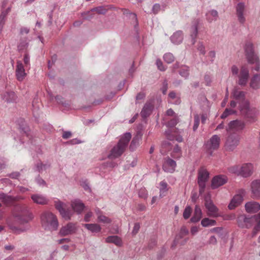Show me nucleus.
<instances>
[{
  "mask_svg": "<svg viewBox=\"0 0 260 260\" xmlns=\"http://www.w3.org/2000/svg\"><path fill=\"white\" fill-rule=\"evenodd\" d=\"M246 92L235 87L232 92L233 98L239 104V110L241 115L249 122L253 123L256 120L258 114L257 110L255 108L250 106L249 102L245 99Z\"/></svg>",
  "mask_w": 260,
  "mask_h": 260,
  "instance_id": "nucleus-1",
  "label": "nucleus"
},
{
  "mask_svg": "<svg viewBox=\"0 0 260 260\" xmlns=\"http://www.w3.org/2000/svg\"><path fill=\"white\" fill-rule=\"evenodd\" d=\"M130 133H125L119 139L118 142L111 149L107 157L109 159L118 158L125 152L131 139Z\"/></svg>",
  "mask_w": 260,
  "mask_h": 260,
  "instance_id": "nucleus-2",
  "label": "nucleus"
},
{
  "mask_svg": "<svg viewBox=\"0 0 260 260\" xmlns=\"http://www.w3.org/2000/svg\"><path fill=\"white\" fill-rule=\"evenodd\" d=\"M42 226L45 230L56 231L58 226V222L56 216L52 213L46 211L41 216Z\"/></svg>",
  "mask_w": 260,
  "mask_h": 260,
  "instance_id": "nucleus-3",
  "label": "nucleus"
},
{
  "mask_svg": "<svg viewBox=\"0 0 260 260\" xmlns=\"http://www.w3.org/2000/svg\"><path fill=\"white\" fill-rule=\"evenodd\" d=\"M229 171L238 176L246 178L253 172V166L251 163H246L242 166L235 165L229 168Z\"/></svg>",
  "mask_w": 260,
  "mask_h": 260,
  "instance_id": "nucleus-4",
  "label": "nucleus"
},
{
  "mask_svg": "<svg viewBox=\"0 0 260 260\" xmlns=\"http://www.w3.org/2000/svg\"><path fill=\"white\" fill-rule=\"evenodd\" d=\"M256 221V216H249L243 214L238 215L237 223L241 229H250Z\"/></svg>",
  "mask_w": 260,
  "mask_h": 260,
  "instance_id": "nucleus-5",
  "label": "nucleus"
},
{
  "mask_svg": "<svg viewBox=\"0 0 260 260\" xmlns=\"http://www.w3.org/2000/svg\"><path fill=\"white\" fill-rule=\"evenodd\" d=\"M14 216L16 223L21 225L27 223L33 218L32 214L25 207L21 209L20 212L15 214Z\"/></svg>",
  "mask_w": 260,
  "mask_h": 260,
  "instance_id": "nucleus-6",
  "label": "nucleus"
},
{
  "mask_svg": "<svg viewBox=\"0 0 260 260\" xmlns=\"http://www.w3.org/2000/svg\"><path fill=\"white\" fill-rule=\"evenodd\" d=\"M239 142L240 136L238 134L236 133L229 134L224 144L225 150L228 151H234L239 145Z\"/></svg>",
  "mask_w": 260,
  "mask_h": 260,
  "instance_id": "nucleus-7",
  "label": "nucleus"
},
{
  "mask_svg": "<svg viewBox=\"0 0 260 260\" xmlns=\"http://www.w3.org/2000/svg\"><path fill=\"white\" fill-rule=\"evenodd\" d=\"M209 173L204 168H201L198 172V183L199 186V193L202 194L205 190L206 183L209 178Z\"/></svg>",
  "mask_w": 260,
  "mask_h": 260,
  "instance_id": "nucleus-8",
  "label": "nucleus"
},
{
  "mask_svg": "<svg viewBox=\"0 0 260 260\" xmlns=\"http://www.w3.org/2000/svg\"><path fill=\"white\" fill-rule=\"evenodd\" d=\"M54 206L60 215L66 220H70L73 214V212L69 209H66V204L59 200L54 201Z\"/></svg>",
  "mask_w": 260,
  "mask_h": 260,
  "instance_id": "nucleus-9",
  "label": "nucleus"
},
{
  "mask_svg": "<svg viewBox=\"0 0 260 260\" xmlns=\"http://www.w3.org/2000/svg\"><path fill=\"white\" fill-rule=\"evenodd\" d=\"M236 15L238 21L241 24H244L246 22V5L243 2L238 3L235 6Z\"/></svg>",
  "mask_w": 260,
  "mask_h": 260,
  "instance_id": "nucleus-10",
  "label": "nucleus"
},
{
  "mask_svg": "<svg viewBox=\"0 0 260 260\" xmlns=\"http://www.w3.org/2000/svg\"><path fill=\"white\" fill-rule=\"evenodd\" d=\"M220 142V137L217 135H213L205 144V147L210 155L212 154L213 150L218 148Z\"/></svg>",
  "mask_w": 260,
  "mask_h": 260,
  "instance_id": "nucleus-11",
  "label": "nucleus"
},
{
  "mask_svg": "<svg viewBox=\"0 0 260 260\" xmlns=\"http://www.w3.org/2000/svg\"><path fill=\"white\" fill-rule=\"evenodd\" d=\"M244 51L248 62L253 63L255 62L258 57L254 51L253 45L252 43L247 42L245 43Z\"/></svg>",
  "mask_w": 260,
  "mask_h": 260,
  "instance_id": "nucleus-12",
  "label": "nucleus"
},
{
  "mask_svg": "<svg viewBox=\"0 0 260 260\" xmlns=\"http://www.w3.org/2000/svg\"><path fill=\"white\" fill-rule=\"evenodd\" d=\"M245 126V123L240 120H235L231 121L226 127V131L228 133L232 131L240 132L242 131Z\"/></svg>",
  "mask_w": 260,
  "mask_h": 260,
  "instance_id": "nucleus-13",
  "label": "nucleus"
},
{
  "mask_svg": "<svg viewBox=\"0 0 260 260\" xmlns=\"http://www.w3.org/2000/svg\"><path fill=\"white\" fill-rule=\"evenodd\" d=\"M238 77V84L242 86H245L249 78V73L248 69L243 66L241 68Z\"/></svg>",
  "mask_w": 260,
  "mask_h": 260,
  "instance_id": "nucleus-14",
  "label": "nucleus"
},
{
  "mask_svg": "<svg viewBox=\"0 0 260 260\" xmlns=\"http://www.w3.org/2000/svg\"><path fill=\"white\" fill-rule=\"evenodd\" d=\"M245 192L244 189H241L239 193L236 194L233 198L228 206L230 210L235 209L242 203L243 200V195L245 194Z\"/></svg>",
  "mask_w": 260,
  "mask_h": 260,
  "instance_id": "nucleus-15",
  "label": "nucleus"
},
{
  "mask_svg": "<svg viewBox=\"0 0 260 260\" xmlns=\"http://www.w3.org/2000/svg\"><path fill=\"white\" fill-rule=\"evenodd\" d=\"M177 164L176 161L169 157H165L162 164V169L167 173L174 172Z\"/></svg>",
  "mask_w": 260,
  "mask_h": 260,
  "instance_id": "nucleus-16",
  "label": "nucleus"
},
{
  "mask_svg": "<svg viewBox=\"0 0 260 260\" xmlns=\"http://www.w3.org/2000/svg\"><path fill=\"white\" fill-rule=\"evenodd\" d=\"M188 234V230L185 227H182L178 235H177L172 245V247H175L178 243L181 245H184L188 240L187 238L184 239L183 240L180 241V240L183 239L184 236Z\"/></svg>",
  "mask_w": 260,
  "mask_h": 260,
  "instance_id": "nucleus-17",
  "label": "nucleus"
},
{
  "mask_svg": "<svg viewBox=\"0 0 260 260\" xmlns=\"http://www.w3.org/2000/svg\"><path fill=\"white\" fill-rule=\"evenodd\" d=\"M250 190L253 199H260V179H255L251 182Z\"/></svg>",
  "mask_w": 260,
  "mask_h": 260,
  "instance_id": "nucleus-18",
  "label": "nucleus"
},
{
  "mask_svg": "<svg viewBox=\"0 0 260 260\" xmlns=\"http://www.w3.org/2000/svg\"><path fill=\"white\" fill-rule=\"evenodd\" d=\"M228 181L227 177L224 175H219L214 177L212 180L211 187L217 188L225 184Z\"/></svg>",
  "mask_w": 260,
  "mask_h": 260,
  "instance_id": "nucleus-19",
  "label": "nucleus"
},
{
  "mask_svg": "<svg viewBox=\"0 0 260 260\" xmlns=\"http://www.w3.org/2000/svg\"><path fill=\"white\" fill-rule=\"evenodd\" d=\"M30 198L33 203L38 205H46L49 201L48 198L45 195L41 193L32 194Z\"/></svg>",
  "mask_w": 260,
  "mask_h": 260,
  "instance_id": "nucleus-20",
  "label": "nucleus"
},
{
  "mask_svg": "<svg viewBox=\"0 0 260 260\" xmlns=\"http://www.w3.org/2000/svg\"><path fill=\"white\" fill-rule=\"evenodd\" d=\"M153 108V102L152 100L147 102L142 108L140 113L142 117L144 119L148 117L151 114Z\"/></svg>",
  "mask_w": 260,
  "mask_h": 260,
  "instance_id": "nucleus-21",
  "label": "nucleus"
},
{
  "mask_svg": "<svg viewBox=\"0 0 260 260\" xmlns=\"http://www.w3.org/2000/svg\"><path fill=\"white\" fill-rule=\"evenodd\" d=\"M76 230L75 224L70 222L60 229L59 234L61 236H64L75 233Z\"/></svg>",
  "mask_w": 260,
  "mask_h": 260,
  "instance_id": "nucleus-22",
  "label": "nucleus"
},
{
  "mask_svg": "<svg viewBox=\"0 0 260 260\" xmlns=\"http://www.w3.org/2000/svg\"><path fill=\"white\" fill-rule=\"evenodd\" d=\"M96 11L100 14H105L107 12V9L103 6H100L92 9L90 11L82 13L84 19L88 20L93 18L91 12Z\"/></svg>",
  "mask_w": 260,
  "mask_h": 260,
  "instance_id": "nucleus-23",
  "label": "nucleus"
},
{
  "mask_svg": "<svg viewBox=\"0 0 260 260\" xmlns=\"http://www.w3.org/2000/svg\"><path fill=\"white\" fill-rule=\"evenodd\" d=\"M26 75V74L22 62L18 60L16 68V77L17 79L19 81H22L24 80Z\"/></svg>",
  "mask_w": 260,
  "mask_h": 260,
  "instance_id": "nucleus-24",
  "label": "nucleus"
},
{
  "mask_svg": "<svg viewBox=\"0 0 260 260\" xmlns=\"http://www.w3.org/2000/svg\"><path fill=\"white\" fill-rule=\"evenodd\" d=\"M200 24L199 19L194 20L192 23V26L190 28V37L191 38L192 44H194L196 42V37L198 34V27Z\"/></svg>",
  "mask_w": 260,
  "mask_h": 260,
  "instance_id": "nucleus-25",
  "label": "nucleus"
},
{
  "mask_svg": "<svg viewBox=\"0 0 260 260\" xmlns=\"http://www.w3.org/2000/svg\"><path fill=\"white\" fill-rule=\"evenodd\" d=\"M205 206L208 210L209 216L216 217L218 216V209L210 200H206Z\"/></svg>",
  "mask_w": 260,
  "mask_h": 260,
  "instance_id": "nucleus-26",
  "label": "nucleus"
},
{
  "mask_svg": "<svg viewBox=\"0 0 260 260\" xmlns=\"http://www.w3.org/2000/svg\"><path fill=\"white\" fill-rule=\"evenodd\" d=\"M71 206L74 212L78 214H81L85 207L84 204L79 199L72 201Z\"/></svg>",
  "mask_w": 260,
  "mask_h": 260,
  "instance_id": "nucleus-27",
  "label": "nucleus"
},
{
  "mask_svg": "<svg viewBox=\"0 0 260 260\" xmlns=\"http://www.w3.org/2000/svg\"><path fill=\"white\" fill-rule=\"evenodd\" d=\"M246 211L248 213H255L260 210V204L256 202H249L245 204Z\"/></svg>",
  "mask_w": 260,
  "mask_h": 260,
  "instance_id": "nucleus-28",
  "label": "nucleus"
},
{
  "mask_svg": "<svg viewBox=\"0 0 260 260\" xmlns=\"http://www.w3.org/2000/svg\"><path fill=\"white\" fill-rule=\"evenodd\" d=\"M183 40V32L181 30H177L170 37L171 42L175 45L181 43Z\"/></svg>",
  "mask_w": 260,
  "mask_h": 260,
  "instance_id": "nucleus-29",
  "label": "nucleus"
},
{
  "mask_svg": "<svg viewBox=\"0 0 260 260\" xmlns=\"http://www.w3.org/2000/svg\"><path fill=\"white\" fill-rule=\"evenodd\" d=\"M7 224L9 228L13 231V232L16 234H19L21 233L25 232L29 228L28 225H26L22 228H18L14 225L9 220L7 221Z\"/></svg>",
  "mask_w": 260,
  "mask_h": 260,
  "instance_id": "nucleus-30",
  "label": "nucleus"
},
{
  "mask_svg": "<svg viewBox=\"0 0 260 260\" xmlns=\"http://www.w3.org/2000/svg\"><path fill=\"white\" fill-rule=\"evenodd\" d=\"M142 136V134L141 132H138L136 136L133 139L130 146L129 149L133 151L139 145V141L141 139Z\"/></svg>",
  "mask_w": 260,
  "mask_h": 260,
  "instance_id": "nucleus-31",
  "label": "nucleus"
},
{
  "mask_svg": "<svg viewBox=\"0 0 260 260\" xmlns=\"http://www.w3.org/2000/svg\"><path fill=\"white\" fill-rule=\"evenodd\" d=\"M250 86L254 89H257L260 88V74H255L251 79Z\"/></svg>",
  "mask_w": 260,
  "mask_h": 260,
  "instance_id": "nucleus-32",
  "label": "nucleus"
},
{
  "mask_svg": "<svg viewBox=\"0 0 260 260\" xmlns=\"http://www.w3.org/2000/svg\"><path fill=\"white\" fill-rule=\"evenodd\" d=\"M0 201L6 205L12 204L15 201L14 197L4 192L0 193Z\"/></svg>",
  "mask_w": 260,
  "mask_h": 260,
  "instance_id": "nucleus-33",
  "label": "nucleus"
},
{
  "mask_svg": "<svg viewBox=\"0 0 260 260\" xmlns=\"http://www.w3.org/2000/svg\"><path fill=\"white\" fill-rule=\"evenodd\" d=\"M2 97L3 99L7 103L14 102L16 100V95L13 91L6 92Z\"/></svg>",
  "mask_w": 260,
  "mask_h": 260,
  "instance_id": "nucleus-34",
  "label": "nucleus"
},
{
  "mask_svg": "<svg viewBox=\"0 0 260 260\" xmlns=\"http://www.w3.org/2000/svg\"><path fill=\"white\" fill-rule=\"evenodd\" d=\"M106 242L109 243H113L117 246H120L122 244L121 239L117 236H108L106 239Z\"/></svg>",
  "mask_w": 260,
  "mask_h": 260,
  "instance_id": "nucleus-35",
  "label": "nucleus"
},
{
  "mask_svg": "<svg viewBox=\"0 0 260 260\" xmlns=\"http://www.w3.org/2000/svg\"><path fill=\"white\" fill-rule=\"evenodd\" d=\"M202 212L201 208L197 205L196 206L193 216L191 218L190 220L192 222L199 221L202 217Z\"/></svg>",
  "mask_w": 260,
  "mask_h": 260,
  "instance_id": "nucleus-36",
  "label": "nucleus"
},
{
  "mask_svg": "<svg viewBox=\"0 0 260 260\" xmlns=\"http://www.w3.org/2000/svg\"><path fill=\"white\" fill-rule=\"evenodd\" d=\"M206 16L207 21L211 23L213 21H216L218 17V12L216 10H212L206 14Z\"/></svg>",
  "mask_w": 260,
  "mask_h": 260,
  "instance_id": "nucleus-37",
  "label": "nucleus"
},
{
  "mask_svg": "<svg viewBox=\"0 0 260 260\" xmlns=\"http://www.w3.org/2000/svg\"><path fill=\"white\" fill-rule=\"evenodd\" d=\"M84 226L92 233H98L101 230V226L96 223H86L84 224Z\"/></svg>",
  "mask_w": 260,
  "mask_h": 260,
  "instance_id": "nucleus-38",
  "label": "nucleus"
},
{
  "mask_svg": "<svg viewBox=\"0 0 260 260\" xmlns=\"http://www.w3.org/2000/svg\"><path fill=\"white\" fill-rule=\"evenodd\" d=\"M10 10V7H9L6 10L2 11L0 15V27H1V30H2L3 28V26L5 23L6 16L9 13Z\"/></svg>",
  "mask_w": 260,
  "mask_h": 260,
  "instance_id": "nucleus-39",
  "label": "nucleus"
},
{
  "mask_svg": "<svg viewBox=\"0 0 260 260\" xmlns=\"http://www.w3.org/2000/svg\"><path fill=\"white\" fill-rule=\"evenodd\" d=\"M201 224L204 227H208L216 225V222L215 220L211 219L209 218H205L202 220Z\"/></svg>",
  "mask_w": 260,
  "mask_h": 260,
  "instance_id": "nucleus-40",
  "label": "nucleus"
},
{
  "mask_svg": "<svg viewBox=\"0 0 260 260\" xmlns=\"http://www.w3.org/2000/svg\"><path fill=\"white\" fill-rule=\"evenodd\" d=\"M160 188L159 189V196L160 198L165 196V193L168 191V184L165 181H162L160 182Z\"/></svg>",
  "mask_w": 260,
  "mask_h": 260,
  "instance_id": "nucleus-41",
  "label": "nucleus"
},
{
  "mask_svg": "<svg viewBox=\"0 0 260 260\" xmlns=\"http://www.w3.org/2000/svg\"><path fill=\"white\" fill-rule=\"evenodd\" d=\"M49 167V165L43 164L42 162H39L36 166L35 171H38V172H41L46 170Z\"/></svg>",
  "mask_w": 260,
  "mask_h": 260,
  "instance_id": "nucleus-42",
  "label": "nucleus"
},
{
  "mask_svg": "<svg viewBox=\"0 0 260 260\" xmlns=\"http://www.w3.org/2000/svg\"><path fill=\"white\" fill-rule=\"evenodd\" d=\"M28 46V42L26 39L21 40L18 45V49L19 51L26 49Z\"/></svg>",
  "mask_w": 260,
  "mask_h": 260,
  "instance_id": "nucleus-43",
  "label": "nucleus"
},
{
  "mask_svg": "<svg viewBox=\"0 0 260 260\" xmlns=\"http://www.w3.org/2000/svg\"><path fill=\"white\" fill-rule=\"evenodd\" d=\"M188 67L186 66H182L179 71V74L183 77L187 78L189 75Z\"/></svg>",
  "mask_w": 260,
  "mask_h": 260,
  "instance_id": "nucleus-44",
  "label": "nucleus"
},
{
  "mask_svg": "<svg viewBox=\"0 0 260 260\" xmlns=\"http://www.w3.org/2000/svg\"><path fill=\"white\" fill-rule=\"evenodd\" d=\"M236 113V111L230 108H226L223 113L221 115L220 117L222 119L226 118L229 115L235 114Z\"/></svg>",
  "mask_w": 260,
  "mask_h": 260,
  "instance_id": "nucleus-45",
  "label": "nucleus"
},
{
  "mask_svg": "<svg viewBox=\"0 0 260 260\" xmlns=\"http://www.w3.org/2000/svg\"><path fill=\"white\" fill-rule=\"evenodd\" d=\"M172 157L175 158H179L181 157V148L178 145H175L173 149Z\"/></svg>",
  "mask_w": 260,
  "mask_h": 260,
  "instance_id": "nucleus-46",
  "label": "nucleus"
},
{
  "mask_svg": "<svg viewBox=\"0 0 260 260\" xmlns=\"http://www.w3.org/2000/svg\"><path fill=\"white\" fill-rule=\"evenodd\" d=\"M164 59L167 63H171L174 61L175 57L173 54L167 53L164 55Z\"/></svg>",
  "mask_w": 260,
  "mask_h": 260,
  "instance_id": "nucleus-47",
  "label": "nucleus"
},
{
  "mask_svg": "<svg viewBox=\"0 0 260 260\" xmlns=\"http://www.w3.org/2000/svg\"><path fill=\"white\" fill-rule=\"evenodd\" d=\"M191 213V208L190 206H187L185 207V208L184 210L183 213V216L184 218L185 219H188L190 217Z\"/></svg>",
  "mask_w": 260,
  "mask_h": 260,
  "instance_id": "nucleus-48",
  "label": "nucleus"
},
{
  "mask_svg": "<svg viewBox=\"0 0 260 260\" xmlns=\"http://www.w3.org/2000/svg\"><path fill=\"white\" fill-rule=\"evenodd\" d=\"M98 219L100 222L104 223H109L111 222V220L110 218L103 215H99Z\"/></svg>",
  "mask_w": 260,
  "mask_h": 260,
  "instance_id": "nucleus-49",
  "label": "nucleus"
},
{
  "mask_svg": "<svg viewBox=\"0 0 260 260\" xmlns=\"http://www.w3.org/2000/svg\"><path fill=\"white\" fill-rule=\"evenodd\" d=\"M178 119L176 116L170 120L167 123L166 125L169 127H174L178 123Z\"/></svg>",
  "mask_w": 260,
  "mask_h": 260,
  "instance_id": "nucleus-50",
  "label": "nucleus"
},
{
  "mask_svg": "<svg viewBox=\"0 0 260 260\" xmlns=\"http://www.w3.org/2000/svg\"><path fill=\"white\" fill-rule=\"evenodd\" d=\"M138 194L140 198L144 199H147L148 197V192L145 188H141L139 190Z\"/></svg>",
  "mask_w": 260,
  "mask_h": 260,
  "instance_id": "nucleus-51",
  "label": "nucleus"
},
{
  "mask_svg": "<svg viewBox=\"0 0 260 260\" xmlns=\"http://www.w3.org/2000/svg\"><path fill=\"white\" fill-rule=\"evenodd\" d=\"M200 121V116L198 114L195 115L194 116V124H193V131H196L198 129V128L199 127Z\"/></svg>",
  "mask_w": 260,
  "mask_h": 260,
  "instance_id": "nucleus-52",
  "label": "nucleus"
},
{
  "mask_svg": "<svg viewBox=\"0 0 260 260\" xmlns=\"http://www.w3.org/2000/svg\"><path fill=\"white\" fill-rule=\"evenodd\" d=\"M197 50L200 52L201 54L205 55L206 53L205 48L202 42H200L199 43Z\"/></svg>",
  "mask_w": 260,
  "mask_h": 260,
  "instance_id": "nucleus-53",
  "label": "nucleus"
},
{
  "mask_svg": "<svg viewBox=\"0 0 260 260\" xmlns=\"http://www.w3.org/2000/svg\"><path fill=\"white\" fill-rule=\"evenodd\" d=\"M19 128L21 132H23L24 134L26 135L27 137L29 138V128L27 126H24L23 124L22 125H20Z\"/></svg>",
  "mask_w": 260,
  "mask_h": 260,
  "instance_id": "nucleus-54",
  "label": "nucleus"
},
{
  "mask_svg": "<svg viewBox=\"0 0 260 260\" xmlns=\"http://www.w3.org/2000/svg\"><path fill=\"white\" fill-rule=\"evenodd\" d=\"M231 72L233 76H236L237 77L239 74V70L238 68L235 65L232 66L231 67Z\"/></svg>",
  "mask_w": 260,
  "mask_h": 260,
  "instance_id": "nucleus-55",
  "label": "nucleus"
},
{
  "mask_svg": "<svg viewBox=\"0 0 260 260\" xmlns=\"http://www.w3.org/2000/svg\"><path fill=\"white\" fill-rule=\"evenodd\" d=\"M156 64L157 68L161 71H164L166 70V68L163 65L162 61L160 59H157L156 61Z\"/></svg>",
  "mask_w": 260,
  "mask_h": 260,
  "instance_id": "nucleus-56",
  "label": "nucleus"
},
{
  "mask_svg": "<svg viewBox=\"0 0 260 260\" xmlns=\"http://www.w3.org/2000/svg\"><path fill=\"white\" fill-rule=\"evenodd\" d=\"M160 10V6L159 4H155L152 9V11L154 14H157Z\"/></svg>",
  "mask_w": 260,
  "mask_h": 260,
  "instance_id": "nucleus-57",
  "label": "nucleus"
},
{
  "mask_svg": "<svg viewBox=\"0 0 260 260\" xmlns=\"http://www.w3.org/2000/svg\"><path fill=\"white\" fill-rule=\"evenodd\" d=\"M206 85L207 86H210L212 82V77L210 75L206 74L204 77Z\"/></svg>",
  "mask_w": 260,
  "mask_h": 260,
  "instance_id": "nucleus-58",
  "label": "nucleus"
},
{
  "mask_svg": "<svg viewBox=\"0 0 260 260\" xmlns=\"http://www.w3.org/2000/svg\"><path fill=\"white\" fill-rule=\"evenodd\" d=\"M168 83L166 80H164L162 82V85L161 88V90L164 94H165L168 90Z\"/></svg>",
  "mask_w": 260,
  "mask_h": 260,
  "instance_id": "nucleus-59",
  "label": "nucleus"
},
{
  "mask_svg": "<svg viewBox=\"0 0 260 260\" xmlns=\"http://www.w3.org/2000/svg\"><path fill=\"white\" fill-rule=\"evenodd\" d=\"M257 221V224L254 226V229L258 232L260 231V213L256 216V221Z\"/></svg>",
  "mask_w": 260,
  "mask_h": 260,
  "instance_id": "nucleus-60",
  "label": "nucleus"
},
{
  "mask_svg": "<svg viewBox=\"0 0 260 260\" xmlns=\"http://www.w3.org/2000/svg\"><path fill=\"white\" fill-rule=\"evenodd\" d=\"M140 228V224L139 223H135L134 224L133 230L132 231V234L134 235H136L139 231Z\"/></svg>",
  "mask_w": 260,
  "mask_h": 260,
  "instance_id": "nucleus-61",
  "label": "nucleus"
},
{
  "mask_svg": "<svg viewBox=\"0 0 260 260\" xmlns=\"http://www.w3.org/2000/svg\"><path fill=\"white\" fill-rule=\"evenodd\" d=\"M252 64H255V67L253 68L252 70L255 71H259L260 70V62L258 57H257L255 62H253Z\"/></svg>",
  "mask_w": 260,
  "mask_h": 260,
  "instance_id": "nucleus-62",
  "label": "nucleus"
},
{
  "mask_svg": "<svg viewBox=\"0 0 260 260\" xmlns=\"http://www.w3.org/2000/svg\"><path fill=\"white\" fill-rule=\"evenodd\" d=\"M92 216V213L91 211L88 212L84 216V220L86 222H89L90 221V218Z\"/></svg>",
  "mask_w": 260,
  "mask_h": 260,
  "instance_id": "nucleus-63",
  "label": "nucleus"
},
{
  "mask_svg": "<svg viewBox=\"0 0 260 260\" xmlns=\"http://www.w3.org/2000/svg\"><path fill=\"white\" fill-rule=\"evenodd\" d=\"M71 136H72V133L71 132L66 131V132H63L62 137L64 139H67L69 138L70 137H71Z\"/></svg>",
  "mask_w": 260,
  "mask_h": 260,
  "instance_id": "nucleus-64",
  "label": "nucleus"
}]
</instances>
